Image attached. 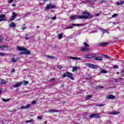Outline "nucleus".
<instances>
[{"instance_id":"16","label":"nucleus","mask_w":124,"mask_h":124,"mask_svg":"<svg viewBox=\"0 0 124 124\" xmlns=\"http://www.w3.org/2000/svg\"><path fill=\"white\" fill-rule=\"evenodd\" d=\"M98 45L99 46L102 47V46H106V45H109V44L108 43L103 42L99 43Z\"/></svg>"},{"instance_id":"46","label":"nucleus","mask_w":124,"mask_h":124,"mask_svg":"<svg viewBox=\"0 0 124 124\" xmlns=\"http://www.w3.org/2000/svg\"><path fill=\"white\" fill-rule=\"evenodd\" d=\"M13 1H14V0H9V2L10 3L11 2H12Z\"/></svg>"},{"instance_id":"64","label":"nucleus","mask_w":124,"mask_h":124,"mask_svg":"<svg viewBox=\"0 0 124 124\" xmlns=\"http://www.w3.org/2000/svg\"><path fill=\"white\" fill-rule=\"evenodd\" d=\"M120 79H121V78H118L117 80H120Z\"/></svg>"},{"instance_id":"55","label":"nucleus","mask_w":124,"mask_h":124,"mask_svg":"<svg viewBox=\"0 0 124 124\" xmlns=\"http://www.w3.org/2000/svg\"><path fill=\"white\" fill-rule=\"evenodd\" d=\"M117 5H120V4H120V2H118L117 3Z\"/></svg>"},{"instance_id":"58","label":"nucleus","mask_w":124,"mask_h":124,"mask_svg":"<svg viewBox=\"0 0 124 124\" xmlns=\"http://www.w3.org/2000/svg\"><path fill=\"white\" fill-rule=\"evenodd\" d=\"M1 93H2V92H1V90L0 89V94H1Z\"/></svg>"},{"instance_id":"49","label":"nucleus","mask_w":124,"mask_h":124,"mask_svg":"<svg viewBox=\"0 0 124 124\" xmlns=\"http://www.w3.org/2000/svg\"><path fill=\"white\" fill-rule=\"evenodd\" d=\"M95 15L96 16H99V15H100V13H96Z\"/></svg>"},{"instance_id":"60","label":"nucleus","mask_w":124,"mask_h":124,"mask_svg":"<svg viewBox=\"0 0 124 124\" xmlns=\"http://www.w3.org/2000/svg\"><path fill=\"white\" fill-rule=\"evenodd\" d=\"M82 3H84V4H85V3H86V2L84 1V2H82Z\"/></svg>"},{"instance_id":"34","label":"nucleus","mask_w":124,"mask_h":124,"mask_svg":"<svg viewBox=\"0 0 124 124\" xmlns=\"http://www.w3.org/2000/svg\"><path fill=\"white\" fill-rule=\"evenodd\" d=\"M118 16V14H114L112 16V18H115V17H117Z\"/></svg>"},{"instance_id":"9","label":"nucleus","mask_w":124,"mask_h":124,"mask_svg":"<svg viewBox=\"0 0 124 124\" xmlns=\"http://www.w3.org/2000/svg\"><path fill=\"white\" fill-rule=\"evenodd\" d=\"M16 17H17V14L15 12L12 13V16L10 18V21H13Z\"/></svg>"},{"instance_id":"30","label":"nucleus","mask_w":124,"mask_h":124,"mask_svg":"<svg viewBox=\"0 0 124 124\" xmlns=\"http://www.w3.org/2000/svg\"><path fill=\"white\" fill-rule=\"evenodd\" d=\"M101 73H107V71L103 69H101Z\"/></svg>"},{"instance_id":"50","label":"nucleus","mask_w":124,"mask_h":124,"mask_svg":"<svg viewBox=\"0 0 124 124\" xmlns=\"http://www.w3.org/2000/svg\"><path fill=\"white\" fill-rule=\"evenodd\" d=\"M89 2H92V1H94V0H89Z\"/></svg>"},{"instance_id":"57","label":"nucleus","mask_w":124,"mask_h":124,"mask_svg":"<svg viewBox=\"0 0 124 124\" xmlns=\"http://www.w3.org/2000/svg\"><path fill=\"white\" fill-rule=\"evenodd\" d=\"M95 106L100 107V105H96Z\"/></svg>"},{"instance_id":"5","label":"nucleus","mask_w":124,"mask_h":124,"mask_svg":"<svg viewBox=\"0 0 124 124\" xmlns=\"http://www.w3.org/2000/svg\"><path fill=\"white\" fill-rule=\"evenodd\" d=\"M97 55L95 54H88L84 56V59H92V58H95Z\"/></svg>"},{"instance_id":"40","label":"nucleus","mask_w":124,"mask_h":124,"mask_svg":"<svg viewBox=\"0 0 124 124\" xmlns=\"http://www.w3.org/2000/svg\"><path fill=\"white\" fill-rule=\"evenodd\" d=\"M2 40H3V37H2L1 36H0V42H1Z\"/></svg>"},{"instance_id":"3","label":"nucleus","mask_w":124,"mask_h":124,"mask_svg":"<svg viewBox=\"0 0 124 124\" xmlns=\"http://www.w3.org/2000/svg\"><path fill=\"white\" fill-rule=\"evenodd\" d=\"M56 8V6L52 4L51 3L47 4L45 8L46 10H50V9H54Z\"/></svg>"},{"instance_id":"14","label":"nucleus","mask_w":124,"mask_h":124,"mask_svg":"<svg viewBox=\"0 0 124 124\" xmlns=\"http://www.w3.org/2000/svg\"><path fill=\"white\" fill-rule=\"evenodd\" d=\"M23 83L21 81L20 82H18L17 83L13 85L14 88H18V87H20V86H22Z\"/></svg>"},{"instance_id":"13","label":"nucleus","mask_w":124,"mask_h":124,"mask_svg":"<svg viewBox=\"0 0 124 124\" xmlns=\"http://www.w3.org/2000/svg\"><path fill=\"white\" fill-rule=\"evenodd\" d=\"M29 108H31V104H27L25 106H22L20 107V109H29Z\"/></svg>"},{"instance_id":"2","label":"nucleus","mask_w":124,"mask_h":124,"mask_svg":"<svg viewBox=\"0 0 124 124\" xmlns=\"http://www.w3.org/2000/svg\"><path fill=\"white\" fill-rule=\"evenodd\" d=\"M17 51H25V52L23 53H20V54H25L26 55H30L31 54V52L30 51H26V48L24 47H21V46H17Z\"/></svg>"},{"instance_id":"4","label":"nucleus","mask_w":124,"mask_h":124,"mask_svg":"<svg viewBox=\"0 0 124 124\" xmlns=\"http://www.w3.org/2000/svg\"><path fill=\"white\" fill-rule=\"evenodd\" d=\"M101 113H97L96 114H93L92 115H91L89 116V118H90V119H93V118H95V119H98L99 118H100V114Z\"/></svg>"},{"instance_id":"11","label":"nucleus","mask_w":124,"mask_h":124,"mask_svg":"<svg viewBox=\"0 0 124 124\" xmlns=\"http://www.w3.org/2000/svg\"><path fill=\"white\" fill-rule=\"evenodd\" d=\"M68 59H71V60H74L75 61H81V59L80 58L76 57H68Z\"/></svg>"},{"instance_id":"8","label":"nucleus","mask_w":124,"mask_h":124,"mask_svg":"<svg viewBox=\"0 0 124 124\" xmlns=\"http://www.w3.org/2000/svg\"><path fill=\"white\" fill-rule=\"evenodd\" d=\"M19 61V58L18 57H12L11 60V62H13V63H15L16 62H17Z\"/></svg>"},{"instance_id":"10","label":"nucleus","mask_w":124,"mask_h":124,"mask_svg":"<svg viewBox=\"0 0 124 124\" xmlns=\"http://www.w3.org/2000/svg\"><path fill=\"white\" fill-rule=\"evenodd\" d=\"M80 50L81 52H88L90 48L88 47H81L80 48Z\"/></svg>"},{"instance_id":"25","label":"nucleus","mask_w":124,"mask_h":124,"mask_svg":"<svg viewBox=\"0 0 124 124\" xmlns=\"http://www.w3.org/2000/svg\"><path fill=\"white\" fill-rule=\"evenodd\" d=\"M49 113H52V112H59L58 110H55V109H50L49 110Z\"/></svg>"},{"instance_id":"22","label":"nucleus","mask_w":124,"mask_h":124,"mask_svg":"<svg viewBox=\"0 0 124 124\" xmlns=\"http://www.w3.org/2000/svg\"><path fill=\"white\" fill-rule=\"evenodd\" d=\"M46 58H48V59H50V60L52 59H55V58L54 56H50V55H46Z\"/></svg>"},{"instance_id":"42","label":"nucleus","mask_w":124,"mask_h":124,"mask_svg":"<svg viewBox=\"0 0 124 124\" xmlns=\"http://www.w3.org/2000/svg\"><path fill=\"white\" fill-rule=\"evenodd\" d=\"M114 69L119 68V66H118V65H116L115 66H114Z\"/></svg>"},{"instance_id":"23","label":"nucleus","mask_w":124,"mask_h":124,"mask_svg":"<svg viewBox=\"0 0 124 124\" xmlns=\"http://www.w3.org/2000/svg\"><path fill=\"white\" fill-rule=\"evenodd\" d=\"M10 27H12V28H15V27H16V25H15V23H14V22H12L10 24Z\"/></svg>"},{"instance_id":"31","label":"nucleus","mask_w":124,"mask_h":124,"mask_svg":"<svg viewBox=\"0 0 124 124\" xmlns=\"http://www.w3.org/2000/svg\"><path fill=\"white\" fill-rule=\"evenodd\" d=\"M2 101H3L4 102H7L8 101H10V99H8L5 100V99H3V98H2Z\"/></svg>"},{"instance_id":"48","label":"nucleus","mask_w":124,"mask_h":124,"mask_svg":"<svg viewBox=\"0 0 124 124\" xmlns=\"http://www.w3.org/2000/svg\"><path fill=\"white\" fill-rule=\"evenodd\" d=\"M105 105V104H100V106H102V107H103V106H104Z\"/></svg>"},{"instance_id":"27","label":"nucleus","mask_w":124,"mask_h":124,"mask_svg":"<svg viewBox=\"0 0 124 124\" xmlns=\"http://www.w3.org/2000/svg\"><path fill=\"white\" fill-rule=\"evenodd\" d=\"M6 83V81L3 79H2L1 80V84H2V85H5Z\"/></svg>"},{"instance_id":"36","label":"nucleus","mask_w":124,"mask_h":124,"mask_svg":"<svg viewBox=\"0 0 124 124\" xmlns=\"http://www.w3.org/2000/svg\"><path fill=\"white\" fill-rule=\"evenodd\" d=\"M31 104L34 105L36 104V101H33L31 102Z\"/></svg>"},{"instance_id":"45","label":"nucleus","mask_w":124,"mask_h":124,"mask_svg":"<svg viewBox=\"0 0 124 124\" xmlns=\"http://www.w3.org/2000/svg\"><path fill=\"white\" fill-rule=\"evenodd\" d=\"M50 81H55V78H52L50 79Z\"/></svg>"},{"instance_id":"26","label":"nucleus","mask_w":124,"mask_h":124,"mask_svg":"<svg viewBox=\"0 0 124 124\" xmlns=\"http://www.w3.org/2000/svg\"><path fill=\"white\" fill-rule=\"evenodd\" d=\"M26 124H29L30 123H33V120H27L25 122Z\"/></svg>"},{"instance_id":"19","label":"nucleus","mask_w":124,"mask_h":124,"mask_svg":"<svg viewBox=\"0 0 124 124\" xmlns=\"http://www.w3.org/2000/svg\"><path fill=\"white\" fill-rule=\"evenodd\" d=\"M94 60L95 61H103V59H102V57H94Z\"/></svg>"},{"instance_id":"1","label":"nucleus","mask_w":124,"mask_h":124,"mask_svg":"<svg viewBox=\"0 0 124 124\" xmlns=\"http://www.w3.org/2000/svg\"><path fill=\"white\" fill-rule=\"evenodd\" d=\"M83 15L86 16H81V15H74L70 17L71 20H76L77 19H81L82 20H86L87 19H91L93 18V16L91 14L87 11H84L82 12Z\"/></svg>"},{"instance_id":"21","label":"nucleus","mask_w":124,"mask_h":124,"mask_svg":"<svg viewBox=\"0 0 124 124\" xmlns=\"http://www.w3.org/2000/svg\"><path fill=\"white\" fill-rule=\"evenodd\" d=\"M78 69H79V67L75 66L73 68L72 72H73L74 71H77V70H78Z\"/></svg>"},{"instance_id":"20","label":"nucleus","mask_w":124,"mask_h":124,"mask_svg":"<svg viewBox=\"0 0 124 124\" xmlns=\"http://www.w3.org/2000/svg\"><path fill=\"white\" fill-rule=\"evenodd\" d=\"M118 114H120V112L112 111L108 113L109 115H118Z\"/></svg>"},{"instance_id":"59","label":"nucleus","mask_w":124,"mask_h":124,"mask_svg":"<svg viewBox=\"0 0 124 124\" xmlns=\"http://www.w3.org/2000/svg\"><path fill=\"white\" fill-rule=\"evenodd\" d=\"M44 124H47V121H45V122H44Z\"/></svg>"},{"instance_id":"33","label":"nucleus","mask_w":124,"mask_h":124,"mask_svg":"<svg viewBox=\"0 0 124 124\" xmlns=\"http://www.w3.org/2000/svg\"><path fill=\"white\" fill-rule=\"evenodd\" d=\"M103 56H104V57H105V58H106L107 59L110 58V57L107 55L103 54Z\"/></svg>"},{"instance_id":"12","label":"nucleus","mask_w":124,"mask_h":124,"mask_svg":"<svg viewBox=\"0 0 124 124\" xmlns=\"http://www.w3.org/2000/svg\"><path fill=\"white\" fill-rule=\"evenodd\" d=\"M66 74L67 77H68L69 78H70L72 80H74V78H73V77H72V73L66 72Z\"/></svg>"},{"instance_id":"47","label":"nucleus","mask_w":124,"mask_h":124,"mask_svg":"<svg viewBox=\"0 0 124 124\" xmlns=\"http://www.w3.org/2000/svg\"><path fill=\"white\" fill-rule=\"evenodd\" d=\"M124 1H121L120 2V4H124Z\"/></svg>"},{"instance_id":"35","label":"nucleus","mask_w":124,"mask_h":124,"mask_svg":"<svg viewBox=\"0 0 124 124\" xmlns=\"http://www.w3.org/2000/svg\"><path fill=\"white\" fill-rule=\"evenodd\" d=\"M103 86H97L96 87V89H103Z\"/></svg>"},{"instance_id":"43","label":"nucleus","mask_w":124,"mask_h":124,"mask_svg":"<svg viewBox=\"0 0 124 124\" xmlns=\"http://www.w3.org/2000/svg\"><path fill=\"white\" fill-rule=\"evenodd\" d=\"M62 77H63L64 78H65V77H66V76H67L66 74H64V75H62Z\"/></svg>"},{"instance_id":"56","label":"nucleus","mask_w":124,"mask_h":124,"mask_svg":"<svg viewBox=\"0 0 124 124\" xmlns=\"http://www.w3.org/2000/svg\"><path fill=\"white\" fill-rule=\"evenodd\" d=\"M103 32H106V30H103Z\"/></svg>"},{"instance_id":"29","label":"nucleus","mask_w":124,"mask_h":124,"mask_svg":"<svg viewBox=\"0 0 124 124\" xmlns=\"http://www.w3.org/2000/svg\"><path fill=\"white\" fill-rule=\"evenodd\" d=\"M63 36H62V34H58V38H59V39H62V38Z\"/></svg>"},{"instance_id":"32","label":"nucleus","mask_w":124,"mask_h":124,"mask_svg":"<svg viewBox=\"0 0 124 124\" xmlns=\"http://www.w3.org/2000/svg\"><path fill=\"white\" fill-rule=\"evenodd\" d=\"M83 45H84V46H85V47H90V46H89L88 43H87L86 42L83 43Z\"/></svg>"},{"instance_id":"63","label":"nucleus","mask_w":124,"mask_h":124,"mask_svg":"<svg viewBox=\"0 0 124 124\" xmlns=\"http://www.w3.org/2000/svg\"><path fill=\"white\" fill-rule=\"evenodd\" d=\"M117 74H120V73H119V72H117Z\"/></svg>"},{"instance_id":"18","label":"nucleus","mask_w":124,"mask_h":124,"mask_svg":"<svg viewBox=\"0 0 124 124\" xmlns=\"http://www.w3.org/2000/svg\"><path fill=\"white\" fill-rule=\"evenodd\" d=\"M115 97V96L112 94H109L107 96V98H108L109 99H114Z\"/></svg>"},{"instance_id":"6","label":"nucleus","mask_w":124,"mask_h":124,"mask_svg":"<svg viewBox=\"0 0 124 124\" xmlns=\"http://www.w3.org/2000/svg\"><path fill=\"white\" fill-rule=\"evenodd\" d=\"M86 65L90 68H93V69H96L97 68V65L92 63H88L86 64Z\"/></svg>"},{"instance_id":"38","label":"nucleus","mask_w":124,"mask_h":124,"mask_svg":"<svg viewBox=\"0 0 124 124\" xmlns=\"http://www.w3.org/2000/svg\"><path fill=\"white\" fill-rule=\"evenodd\" d=\"M57 68H59V69H62V66L61 65L57 66Z\"/></svg>"},{"instance_id":"61","label":"nucleus","mask_w":124,"mask_h":124,"mask_svg":"<svg viewBox=\"0 0 124 124\" xmlns=\"http://www.w3.org/2000/svg\"><path fill=\"white\" fill-rule=\"evenodd\" d=\"M39 28V26H37V27H36V28L37 29H38Z\"/></svg>"},{"instance_id":"17","label":"nucleus","mask_w":124,"mask_h":124,"mask_svg":"<svg viewBox=\"0 0 124 124\" xmlns=\"http://www.w3.org/2000/svg\"><path fill=\"white\" fill-rule=\"evenodd\" d=\"M5 14L0 15V22H2L4 18H5Z\"/></svg>"},{"instance_id":"7","label":"nucleus","mask_w":124,"mask_h":124,"mask_svg":"<svg viewBox=\"0 0 124 124\" xmlns=\"http://www.w3.org/2000/svg\"><path fill=\"white\" fill-rule=\"evenodd\" d=\"M85 24H72L71 26H70L68 27V29H73V26L74 27H83V26H84Z\"/></svg>"},{"instance_id":"54","label":"nucleus","mask_w":124,"mask_h":124,"mask_svg":"<svg viewBox=\"0 0 124 124\" xmlns=\"http://www.w3.org/2000/svg\"><path fill=\"white\" fill-rule=\"evenodd\" d=\"M12 5V6L15 7V6H16V4H13Z\"/></svg>"},{"instance_id":"52","label":"nucleus","mask_w":124,"mask_h":124,"mask_svg":"<svg viewBox=\"0 0 124 124\" xmlns=\"http://www.w3.org/2000/svg\"><path fill=\"white\" fill-rule=\"evenodd\" d=\"M105 1V0H102V1H101L100 2L101 3H103Z\"/></svg>"},{"instance_id":"28","label":"nucleus","mask_w":124,"mask_h":124,"mask_svg":"<svg viewBox=\"0 0 124 124\" xmlns=\"http://www.w3.org/2000/svg\"><path fill=\"white\" fill-rule=\"evenodd\" d=\"M27 29V27H26V24H24L21 28V30H23V31H24V30H26Z\"/></svg>"},{"instance_id":"51","label":"nucleus","mask_w":124,"mask_h":124,"mask_svg":"<svg viewBox=\"0 0 124 124\" xmlns=\"http://www.w3.org/2000/svg\"><path fill=\"white\" fill-rule=\"evenodd\" d=\"M25 39H26V40H28V39H30V37H25Z\"/></svg>"},{"instance_id":"41","label":"nucleus","mask_w":124,"mask_h":124,"mask_svg":"<svg viewBox=\"0 0 124 124\" xmlns=\"http://www.w3.org/2000/svg\"><path fill=\"white\" fill-rule=\"evenodd\" d=\"M51 19L52 20H56V19H57V17H56V16L54 17H51Z\"/></svg>"},{"instance_id":"53","label":"nucleus","mask_w":124,"mask_h":124,"mask_svg":"<svg viewBox=\"0 0 124 124\" xmlns=\"http://www.w3.org/2000/svg\"><path fill=\"white\" fill-rule=\"evenodd\" d=\"M12 73L15 72V69H12Z\"/></svg>"},{"instance_id":"24","label":"nucleus","mask_w":124,"mask_h":124,"mask_svg":"<svg viewBox=\"0 0 124 124\" xmlns=\"http://www.w3.org/2000/svg\"><path fill=\"white\" fill-rule=\"evenodd\" d=\"M4 56H7V53L0 52V57H4Z\"/></svg>"},{"instance_id":"44","label":"nucleus","mask_w":124,"mask_h":124,"mask_svg":"<svg viewBox=\"0 0 124 124\" xmlns=\"http://www.w3.org/2000/svg\"><path fill=\"white\" fill-rule=\"evenodd\" d=\"M92 95H88L87 96V98H91V97H92Z\"/></svg>"},{"instance_id":"37","label":"nucleus","mask_w":124,"mask_h":124,"mask_svg":"<svg viewBox=\"0 0 124 124\" xmlns=\"http://www.w3.org/2000/svg\"><path fill=\"white\" fill-rule=\"evenodd\" d=\"M38 120H42V116H38L37 117Z\"/></svg>"},{"instance_id":"15","label":"nucleus","mask_w":124,"mask_h":124,"mask_svg":"<svg viewBox=\"0 0 124 124\" xmlns=\"http://www.w3.org/2000/svg\"><path fill=\"white\" fill-rule=\"evenodd\" d=\"M8 48V46L4 45H0V49H1L2 51L3 49H7Z\"/></svg>"},{"instance_id":"62","label":"nucleus","mask_w":124,"mask_h":124,"mask_svg":"<svg viewBox=\"0 0 124 124\" xmlns=\"http://www.w3.org/2000/svg\"><path fill=\"white\" fill-rule=\"evenodd\" d=\"M44 0V1H47V0Z\"/></svg>"},{"instance_id":"39","label":"nucleus","mask_w":124,"mask_h":124,"mask_svg":"<svg viewBox=\"0 0 124 124\" xmlns=\"http://www.w3.org/2000/svg\"><path fill=\"white\" fill-rule=\"evenodd\" d=\"M24 85H28V84H29V81H24Z\"/></svg>"}]
</instances>
